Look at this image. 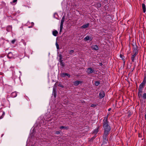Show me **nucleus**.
<instances>
[{"label": "nucleus", "instance_id": "1", "mask_svg": "<svg viewBox=\"0 0 146 146\" xmlns=\"http://www.w3.org/2000/svg\"><path fill=\"white\" fill-rule=\"evenodd\" d=\"M102 126L104 131L103 138L106 141H107V137L111 130V127L109 124L108 120V117H105L103 121Z\"/></svg>", "mask_w": 146, "mask_h": 146}, {"label": "nucleus", "instance_id": "2", "mask_svg": "<svg viewBox=\"0 0 146 146\" xmlns=\"http://www.w3.org/2000/svg\"><path fill=\"white\" fill-rule=\"evenodd\" d=\"M99 96L100 98H102L105 96V92L103 91H101L99 93Z\"/></svg>", "mask_w": 146, "mask_h": 146}, {"label": "nucleus", "instance_id": "3", "mask_svg": "<svg viewBox=\"0 0 146 146\" xmlns=\"http://www.w3.org/2000/svg\"><path fill=\"white\" fill-rule=\"evenodd\" d=\"M66 76H67L68 77H70V75L68 73H63L61 74V77H64Z\"/></svg>", "mask_w": 146, "mask_h": 146}, {"label": "nucleus", "instance_id": "4", "mask_svg": "<svg viewBox=\"0 0 146 146\" xmlns=\"http://www.w3.org/2000/svg\"><path fill=\"white\" fill-rule=\"evenodd\" d=\"M93 39V38L92 37H90L89 36H86L84 39V40L87 41L88 40H92Z\"/></svg>", "mask_w": 146, "mask_h": 146}, {"label": "nucleus", "instance_id": "5", "mask_svg": "<svg viewBox=\"0 0 146 146\" xmlns=\"http://www.w3.org/2000/svg\"><path fill=\"white\" fill-rule=\"evenodd\" d=\"M7 31L8 32H11L12 31V27L11 25L7 26L6 28Z\"/></svg>", "mask_w": 146, "mask_h": 146}, {"label": "nucleus", "instance_id": "6", "mask_svg": "<svg viewBox=\"0 0 146 146\" xmlns=\"http://www.w3.org/2000/svg\"><path fill=\"white\" fill-rule=\"evenodd\" d=\"M94 70L92 69L91 68H89L88 69L87 71V72L88 74H91L93 72Z\"/></svg>", "mask_w": 146, "mask_h": 146}, {"label": "nucleus", "instance_id": "7", "mask_svg": "<svg viewBox=\"0 0 146 146\" xmlns=\"http://www.w3.org/2000/svg\"><path fill=\"white\" fill-rule=\"evenodd\" d=\"M91 48L93 49L97 50L99 49L98 46L96 45H93L92 46Z\"/></svg>", "mask_w": 146, "mask_h": 146}, {"label": "nucleus", "instance_id": "8", "mask_svg": "<svg viewBox=\"0 0 146 146\" xmlns=\"http://www.w3.org/2000/svg\"><path fill=\"white\" fill-rule=\"evenodd\" d=\"M11 96L13 98H15L16 97L17 95V93L16 92H15L11 94Z\"/></svg>", "mask_w": 146, "mask_h": 146}, {"label": "nucleus", "instance_id": "9", "mask_svg": "<svg viewBox=\"0 0 146 146\" xmlns=\"http://www.w3.org/2000/svg\"><path fill=\"white\" fill-rule=\"evenodd\" d=\"M142 6L143 9V12L145 13L146 12V11L145 5L144 3H142Z\"/></svg>", "mask_w": 146, "mask_h": 146}, {"label": "nucleus", "instance_id": "10", "mask_svg": "<svg viewBox=\"0 0 146 146\" xmlns=\"http://www.w3.org/2000/svg\"><path fill=\"white\" fill-rule=\"evenodd\" d=\"M7 56L9 58H11L13 57L12 53L11 52H9Z\"/></svg>", "mask_w": 146, "mask_h": 146}, {"label": "nucleus", "instance_id": "11", "mask_svg": "<svg viewBox=\"0 0 146 146\" xmlns=\"http://www.w3.org/2000/svg\"><path fill=\"white\" fill-rule=\"evenodd\" d=\"M89 23H87L85 24L84 25L82 26H81V28H87L88 26H89Z\"/></svg>", "mask_w": 146, "mask_h": 146}, {"label": "nucleus", "instance_id": "12", "mask_svg": "<svg viewBox=\"0 0 146 146\" xmlns=\"http://www.w3.org/2000/svg\"><path fill=\"white\" fill-rule=\"evenodd\" d=\"M82 83V82L78 81H76L74 82V85L77 86L79 84H80Z\"/></svg>", "mask_w": 146, "mask_h": 146}, {"label": "nucleus", "instance_id": "13", "mask_svg": "<svg viewBox=\"0 0 146 146\" xmlns=\"http://www.w3.org/2000/svg\"><path fill=\"white\" fill-rule=\"evenodd\" d=\"M64 19H65V17L64 16L62 17V18L61 23H60V25H61L62 26L63 25V24L64 21Z\"/></svg>", "mask_w": 146, "mask_h": 146}, {"label": "nucleus", "instance_id": "14", "mask_svg": "<svg viewBox=\"0 0 146 146\" xmlns=\"http://www.w3.org/2000/svg\"><path fill=\"white\" fill-rule=\"evenodd\" d=\"M58 34V31L56 30L52 32L53 35L54 36H56Z\"/></svg>", "mask_w": 146, "mask_h": 146}, {"label": "nucleus", "instance_id": "15", "mask_svg": "<svg viewBox=\"0 0 146 146\" xmlns=\"http://www.w3.org/2000/svg\"><path fill=\"white\" fill-rule=\"evenodd\" d=\"M136 56V54H135L133 55L131 57V60L133 62H134L135 60V58Z\"/></svg>", "mask_w": 146, "mask_h": 146}, {"label": "nucleus", "instance_id": "16", "mask_svg": "<svg viewBox=\"0 0 146 146\" xmlns=\"http://www.w3.org/2000/svg\"><path fill=\"white\" fill-rule=\"evenodd\" d=\"M68 127H65V126H61L60 127V129H68Z\"/></svg>", "mask_w": 146, "mask_h": 146}, {"label": "nucleus", "instance_id": "17", "mask_svg": "<svg viewBox=\"0 0 146 146\" xmlns=\"http://www.w3.org/2000/svg\"><path fill=\"white\" fill-rule=\"evenodd\" d=\"M100 84V82L98 81H96L95 83V85L96 86H98Z\"/></svg>", "mask_w": 146, "mask_h": 146}, {"label": "nucleus", "instance_id": "18", "mask_svg": "<svg viewBox=\"0 0 146 146\" xmlns=\"http://www.w3.org/2000/svg\"><path fill=\"white\" fill-rule=\"evenodd\" d=\"M98 131V129H95L93 132V133H96Z\"/></svg>", "mask_w": 146, "mask_h": 146}, {"label": "nucleus", "instance_id": "19", "mask_svg": "<svg viewBox=\"0 0 146 146\" xmlns=\"http://www.w3.org/2000/svg\"><path fill=\"white\" fill-rule=\"evenodd\" d=\"M144 86L140 84L139 85V89H143L144 87Z\"/></svg>", "mask_w": 146, "mask_h": 146}, {"label": "nucleus", "instance_id": "20", "mask_svg": "<svg viewBox=\"0 0 146 146\" xmlns=\"http://www.w3.org/2000/svg\"><path fill=\"white\" fill-rule=\"evenodd\" d=\"M143 98L144 99H146V93H144L143 96Z\"/></svg>", "mask_w": 146, "mask_h": 146}, {"label": "nucleus", "instance_id": "21", "mask_svg": "<svg viewBox=\"0 0 146 146\" xmlns=\"http://www.w3.org/2000/svg\"><path fill=\"white\" fill-rule=\"evenodd\" d=\"M139 90V92L138 93H142V89H138Z\"/></svg>", "mask_w": 146, "mask_h": 146}, {"label": "nucleus", "instance_id": "22", "mask_svg": "<svg viewBox=\"0 0 146 146\" xmlns=\"http://www.w3.org/2000/svg\"><path fill=\"white\" fill-rule=\"evenodd\" d=\"M74 52V51L73 50H70L69 53L70 54H72Z\"/></svg>", "mask_w": 146, "mask_h": 146}, {"label": "nucleus", "instance_id": "23", "mask_svg": "<svg viewBox=\"0 0 146 146\" xmlns=\"http://www.w3.org/2000/svg\"><path fill=\"white\" fill-rule=\"evenodd\" d=\"M16 41V40L15 39H14L11 41V43L12 44H14L15 43V42Z\"/></svg>", "mask_w": 146, "mask_h": 146}, {"label": "nucleus", "instance_id": "24", "mask_svg": "<svg viewBox=\"0 0 146 146\" xmlns=\"http://www.w3.org/2000/svg\"><path fill=\"white\" fill-rule=\"evenodd\" d=\"M142 93H138V96L139 98L142 96Z\"/></svg>", "mask_w": 146, "mask_h": 146}, {"label": "nucleus", "instance_id": "25", "mask_svg": "<svg viewBox=\"0 0 146 146\" xmlns=\"http://www.w3.org/2000/svg\"><path fill=\"white\" fill-rule=\"evenodd\" d=\"M63 25H60V32H61L62 29L63 28Z\"/></svg>", "mask_w": 146, "mask_h": 146}, {"label": "nucleus", "instance_id": "26", "mask_svg": "<svg viewBox=\"0 0 146 146\" xmlns=\"http://www.w3.org/2000/svg\"><path fill=\"white\" fill-rule=\"evenodd\" d=\"M56 47L57 48V49H58L59 48V46L58 44L57 43V42L56 43Z\"/></svg>", "mask_w": 146, "mask_h": 146}, {"label": "nucleus", "instance_id": "27", "mask_svg": "<svg viewBox=\"0 0 146 146\" xmlns=\"http://www.w3.org/2000/svg\"><path fill=\"white\" fill-rule=\"evenodd\" d=\"M22 42L23 43L24 45L25 46L26 44V42L24 40H22Z\"/></svg>", "mask_w": 146, "mask_h": 146}, {"label": "nucleus", "instance_id": "28", "mask_svg": "<svg viewBox=\"0 0 146 146\" xmlns=\"http://www.w3.org/2000/svg\"><path fill=\"white\" fill-rule=\"evenodd\" d=\"M60 132L59 131H56L55 132V134H56L58 135L60 134Z\"/></svg>", "mask_w": 146, "mask_h": 146}, {"label": "nucleus", "instance_id": "29", "mask_svg": "<svg viewBox=\"0 0 146 146\" xmlns=\"http://www.w3.org/2000/svg\"><path fill=\"white\" fill-rule=\"evenodd\" d=\"M17 1V0H13L12 2H11V3H16Z\"/></svg>", "mask_w": 146, "mask_h": 146}, {"label": "nucleus", "instance_id": "30", "mask_svg": "<svg viewBox=\"0 0 146 146\" xmlns=\"http://www.w3.org/2000/svg\"><path fill=\"white\" fill-rule=\"evenodd\" d=\"M145 82H142V83L141 84L144 86H145Z\"/></svg>", "mask_w": 146, "mask_h": 146}, {"label": "nucleus", "instance_id": "31", "mask_svg": "<svg viewBox=\"0 0 146 146\" xmlns=\"http://www.w3.org/2000/svg\"><path fill=\"white\" fill-rule=\"evenodd\" d=\"M96 106V105H95V104H92L90 106L91 107H95Z\"/></svg>", "mask_w": 146, "mask_h": 146}, {"label": "nucleus", "instance_id": "32", "mask_svg": "<svg viewBox=\"0 0 146 146\" xmlns=\"http://www.w3.org/2000/svg\"><path fill=\"white\" fill-rule=\"evenodd\" d=\"M143 82H145L146 83V78H144V79H143Z\"/></svg>", "mask_w": 146, "mask_h": 146}, {"label": "nucleus", "instance_id": "33", "mask_svg": "<svg viewBox=\"0 0 146 146\" xmlns=\"http://www.w3.org/2000/svg\"><path fill=\"white\" fill-rule=\"evenodd\" d=\"M98 6L99 7H100L101 6V5L100 3H98Z\"/></svg>", "mask_w": 146, "mask_h": 146}, {"label": "nucleus", "instance_id": "34", "mask_svg": "<svg viewBox=\"0 0 146 146\" xmlns=\"http://www.w3.org/2000/svg\"><path fill=\"white\" fill-rule=\"evenodd\" d=\"M120 57L121 58H122L123 59V56L121 54H120Z\"/></svg>", "mask_w": 146, "mask_h": 146}, {"label": "nucleus", "instance_id": "35", "mask_svg": "<svg viewBox=\"0 0 146 146\" xmlns=\"http://www.w3.org/2000/svg\"><path fill=\"white\" fill-rule=\"evenodd\" d=\"M145 119L146 120V114L145 115Z\"/></svg>", "mask_w": 146, "mask_h": 146}, {"label": "nucleus", "instance_id": "36", "mask_svg": "<svg viewBox=\"0 0 146 146\" xmlns=\"http://www.w3.org/2000/svg\"><path fill=\"white\" fill-rule=\"evenodd\" d=\"M3 135H4V134H2L1 135V137H2Z\"/></svg>", "mask_w": 146, "mask_h": 146}, {"label": "nucleus", "instance_id": "37", "mask_svg": "<svg viewBox=\"0 0 146 146\" xmlns=\"http://www.w3.org/2000/svg\"><path fill=\"white\" fill-rule=\"evenodd\" d=\"M111 110V108H109L108 110V111H110Z\"/></svg>", "mask_w": 146, "mask_h": 146}, {"label": "nucleus", "instance_id": "38", "mask_svg": "<svg viewBox=\"0 0 146 146\" xmlns=\"http://www.w3.org/2000/svg\"><path fill=\"white\" fill-rule=\"evenodd\" d=\"M3 118V117H0V119H1Z\"/></svg>", "mask_w": 146, "mask_h": 146}, {"label": "nucleus", "instance_id": "39", "mask_svg": "<svg viewBox=\"0 0 146 146\" xmlns=\"http://www.w3.org/2000/svg\"><path fill=\"white\" fill-rule=\"evenodd\" d=\"M4 114H5L4 113H3V114H2V115H4Z\"/></svg>", "mask_w": 146, "mask_h": 146}, {"label": "nucleus", "instance_id": "40", "mask_svg": "<svg viewBox=\"0 0 146 146\" xmlns=\"http://www.w3.org/2000/svg\"><path fill=\"white\" fill-rule=\"evenodd\" d=\"M61 87H63V86H60Z\"/></svg>", "mask_w": 146, "mask_h": 146}, {"label": "nucleus", "instance_id": "41", "mask_svg": "<svg viewBox=\"0 0 146 146\" xmlns=\"http://www.w3.org/2000/svg\"><path fill=\"white\" fill-rule=\"evenodd\" d=\"M32 25H34V23H32Z\"/></svg>", "mask_w": 146, "mask_h": 146}, {"label": "nucleus", "instance_id": "42", "mask_svg": "<svg viewBox=\"0 0 146 146\" xmlns=\"http://www.w3.org/2000/svg\"><path fill=\"white\" fill-rule=\"evenodd\" d=\"M31 27H29V28H31Z\"/></svg>", "mask_w": 146, "mask_h": 146}]
</instances>
